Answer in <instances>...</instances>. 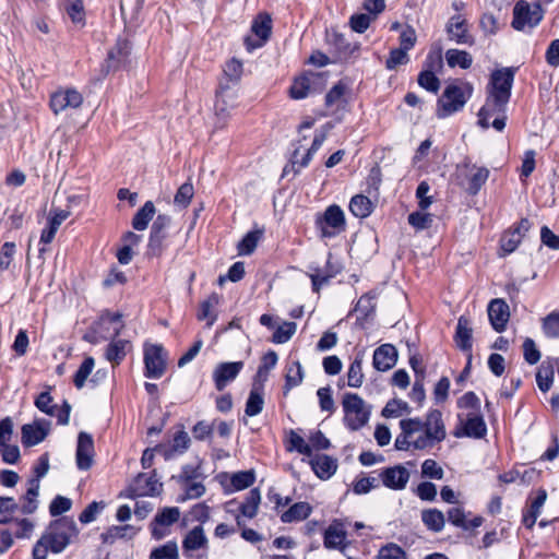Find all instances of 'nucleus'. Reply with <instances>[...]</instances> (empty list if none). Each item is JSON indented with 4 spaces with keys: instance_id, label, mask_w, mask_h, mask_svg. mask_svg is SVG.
<instances>
[{
    "instance_id": "nucleus-41",
    "label": "nucleus",
    "mask_w": 559,
    "mask_h": 559,
    "mask_svg": "<svg viewBox=\"0 0 559 559\" xmlns=\"http://www.w3.org/2000/svg\"><path fill=\"white\" fill-rule=\"evenodd\" d=\"M364 379L365 376L362 372V355L358 354L349 365L347 371V385L350 388H360Z\"/></svg>"
},
{
    "instance_id": "nucleus-20",
    "label": "nucleus",
    "mask_w": 559,
    "mask_h": 559,
    "mask_svg": "<svg viewBox=\"0 0 559 559\" xmlns=\"http://www.w3.org/2000/svg\"><path fill=\"white\" fill-rule=\"evenodd\" d=\"M180 518V510L177 507H166L159 510L151 524L152 536L159 540L165 537L166 531L162 526H169Z\"/></svg>"
},
{
    "instance_id": "nucleus-1",
    "label": "nucleus",
    "mask_w": 559,
    "mask_h": 559,
    "mask_svg": "<svg viewBox=\"0 0 559 559\" xmlns=\"http://www.w3.org/2000/svg\"><path fill=\"white\" fill-rule=\"evenodd\" d=\"M402 432L396 437L394 447L399 451L432 449L447 438L445 425L442 413L431 409L425 420L420 418H407L400 421Z\"/></svg>"
},
{
    "instance_id": "nucleus-45",
    "label": "nucleus",
    "mask_w": 559,
    "mask_h": 559,
    "mask_svg": "<svg viewBox=\"0 0 559 559\" xmlns=\"http://www.w3.org/2000/svg\"><path fill=\"white\" fill-rule=\"evenodd\" d=\"M403 413H411L408 404L402 400L393 399L390 400L383 407L381 415L385 418L399 417Z\"/></svg>"
},
{
    "instance_id": "nucleus-25",
    "label": "nucleus",
    "mask_w": 559,
    "mask_h": 559,
    "mask_svg": "<svg viewBox=\"0 0 559 559\" xmlns=\"http://www.w3.org/2000/svg\"><path fill=\"white\" fill-rule=\"evenodd\" d=\"M272 29V20L267 14H259L253 21L251 31L259 37L257 43H252L248 37L246 38V45L248 50L261 47L269 39Z\"/></svg>"
},
{
    "instance_id": "nucleus-31",
    "label": "nucleus",
    "mask_w": 559,
    "mask_h": 559,
    "mask_svg": "<svg viewBox=\"0 0 559 559\" xmlns=\"http://www.w3.org/2000/svg\"><path fill=\"white\" fill-rule=\"evenodd\" d=\"M312 512V507L308 502H297L282 513L281 521L283 523H293L306 520Z\"/></svg>"
},
{
    "instance_id": "nucleus-28",
    "label": "nucleus",
    "mask_w": 559,
    "mask_h": 559,
    "mask_svg": "<svg viewBox=\"0 0 559 559\" xmlns=\"http://www.w3.org/2000/svg\"><path fill=\"white\" fill-rule=\"evenodd\" d=\"M462 167L471 173L469 177L467 178L466 191L472 195L477 194L480 188L487 181L489 177V170L486 167H477L476 165H471L468 160H465Z\"/></svg>"
},
{
    "instance_id": "nucleus-49",
    "label": "nucleus",
    "mask_w": 559,
    "mask_h": 559,
    "mask_svg": "<svg viewBox=\"0 0 559 559\" xmlns=\"http://www.w3.org/2000/svg\"><path fill=\"white\" fill-rule=\"evenodd\" d=\"M255 475L253 471H241L233 474L230 484L235 490H242L253 485Z\"/></svg>"
},
{
    "instance_id": "nucleus-3",
    "label": "nucleus",
    "mask_w": 559,
    "mask_h": 559,
    "mask_svg": "<svg viewBox=\"0 0 559 559\" xmlns=\"http://www.w3.org/2000/svg\"><path fill=\"white\" fill-rule=\"evenodd\" d=\"M122 314L119 312L104 311L97 322L96 332L104 340L111 337L112 341L106 348V359L112 364V366L119 365L127 356L128 350L131 348L129 341L117 338L123 329L121 321Z\"/></svg>"
},
{
    "instance_id": "nucleus-39",
    "label": "nucleus",
    "mask_w": 559,
    "mask_h": 559,
    "mask_svg": "<svg viewBox=\"0 0 559 559\" xmlns=\"http://www.w3.org/2000/svg\"><path fill=\"white\" fill-rule=\"evenodd\" d=\"M260 501H261V495H260L259 489L258 488L251 489L248 492L245 501L240 504V508H239L240 513L248 519L254 518L258 513Z\"/></svg>"
},
{
    "instance_id": "nucleus-27",
    "label": "nucleus",
    "mask_w": 559,
    "mask_h": 559,
    "mask_svg": "<svg viewBox=\"0 0 559 559\" xmlns=\"http://www.w3.org/2000/svg\"><path fill=\"white\" fill-rule=\"evenodd\" d=\"M472 337H473V329L471 320L465 317L461 316L457 320L455 334H454V342L462 352L472 353Z\"/></svg>"
},
{
    "instance_id": "nucleus-38",
    "label": "nucleus",
    "mask_w": 559,
    "mask_h": 559,
    "mask_svg": "<svg viewBox=\"0 0 559 559\" xmlns=\"http://www.w3.org/2000/svg\"><path fill=\"white\" fill-rule=\"evenodd\" d=\"M207 538L204 535L202 526L193 527L183 538L182 547L185 550H197L206 545Z\"/></svg>"
},
{
    "instance_id": "nucleus-15",
    "label": "nucleus",
    "mask_w": 559,
    "mask_h": 559,
    "mask_svg": "<svg viewBox=\"0 0 559 559\" xmlns=\"http://www.w3.org/2000/svg\"><path fill=\"white\" fill-rule=\"evenodd\" d=\"M83 103V96L74 88L53 93L50 97V108L58 115L67 109H76Z\"/></svg>"
},
{
    "instance_id": "nucleus-40",
    "label": "nucleus",
    "mask_w": 559,
    "mask_h": 559,
    "mask_svg": "<svg viewBox=\"0 0 559 559\" xmlns=\"http://www.w3.org/2000/svg\"><path fill=\"white\" fill-rule=\"evenodd\" d=\"M376 310V304L373 297L364 295L357 301L354 311L357 314V321L366 322L373 317Z\"/></svg>"
},
{
    "instance_id": "nucleus-53",
    "label": "nucleus",
    "mask_w": 559,
    "mask_h": 559,
    "mask_svg": "<svg viewBox=\"0 0 559 559\" xmlns=\"http://www.w3.org/2000/svg\"><path fill=\"white\" fill-rule=\"evenodd\" d=\"M94 359L92 357H86L79 369L76 370L73 383L78 389L83 388L87 377L91 374L93 368H94Z\"/></svg>"
},
{
    "instance_id": "nucleus-58",
    "label": "nucleus",
    "mask_w": 559,
    "mask_h": 559,
    "mask_svg": "<svg viewBox=\"0 0 559 559\" xmlns=\"http://www.w3.org/2000/svg\"><path fill=\"white\" fill-rule=\"evenodd\" d=\"M194 189L191 182L182 183L177 190L174 203L180 207H187L190 204V201L193 197Z\"/></svg>"
},
{
    "instance_id": "nucleus-8",
    "label": "nucleus",
    "mask_w": 559,
    "mask_h": 559,
    "mask_svg": "<svg viewBox=\"0 0 559 559\" xmlns=\"http://www.w3.org/2000/svg\"><path fill=\"white\" fill-rule=\"evenodd\" d=\"M516 68H501L492 71L486 94L497 96L510 102Z\"/></svg>"
},
{
    "instance_id": "nucleus-52",
    "label": "nucleus",
    "mask_w": 559,
    "mask_h": 559,
    "mask_svg": "<svg viewBox=\"0 0 559 559\" xmlns=\"http://www.w3.org/2000/svg\"><path fill=\"white\" fill-rule=\"evenodd\" d=\"M296 323L295 322H284V324L280 325L272 336V342L275 344H284L288 342L292 336L296 332Z\"/></svg>"
},
{
    "instance_id": "nucleus-2",
    "label": "nucleus",
    "mask_w": 559,
    "mask_h": 559,
    "mask_svg": "<svg viewBox=\"0 0 559 559\" xmlns=\"http://www.w3.org/2000/svg\"><path fill=\"white\" fill-rule=\"evenodd\" d=\"M79 535L75 521L61 516L52 521L33 548V559H46L47 551L62 552Z\"/></svg>"
},
{
    "instance_id": "nucleus-23",
    "label": "nucleus",
    "mask_w": 559,
    "mask_h": 559,
    "mask_svg": "<svg viewBox=\"0 0 559 559\" xmlns=\"http://www.w3.org/2000/svg\"><path fill=\"white\" fill-rule=\"evenodd\" d=\"M155 476V472L151 476L144 473L139 474L131 487L132 497L159 495L163 485L158 483Z\"/></svg>"
},
{
    "instance_id": "nucleus-64",
    "label": "nucleus",
    "mask_w": 559,
    "mask_h": 559,
    "mask_svg": "<svg viewBox=\"0 0 559 559\" xmlns=\"http://www.w3.org/2000/svg\"><path fill=\"white\" fill-rule=\"evenodd\" d=\"M72 507L71 499L63 496H56L49 506V513L51 516H59L68 512Z\"/></svg>"
},
{
    "instance_id": "nucleus-63",
    "label": "nucleus",
    "mask_w": 559,
    "mask_h": 559,
    "mask_svg": "<svg viewBox=\"0 0 559 559\" xmlns=\"http://www.w3.org/2000/svg\"><path fill=\"white\" fill-rule=\"evenodd\" d=\"M53 399L50 395L49 392H41L36 399H35V406L43 413L55 416V412L57 411V405L52 404Z\"/></svg>"
},
{
    "instance_id": "nucleus-12",
    "label": "nucleus",
    "mask_w": 559,
    "mask_h": 559,
    "mask_svg": "<svg viewBox=\"0 0 559 559\" xmlns=\"http://www.w3.org/2000/svg\"><path fill=\"white\" fill-rule=\"evenodd\" d=\"M171 217L166 214H158L151 227L147 253L154 257H159L165 248V240L168 237V227L170 226Z\"/></svg>"
},
{
    "instance_id": "nucleus-13",
    "label": "nucleus",
    "mask_w": 559,
    "mask_h": 559,
    "mask_svg": "<svg viewBox=\"0 0 559 559\" xmlns=\"http://www.w3.org/2000/svg\"><path fill=\"white\" fill-rule=\"evenodd\" d=\"M130 53L131 43L127 38L119 37L116 45L108 51L107 59L102 64V74L106 76L111 71L124 67L129 61Z\"/></svg>"
},
{
    "instance_id": "nucleus-5",
    "label": "nucleus",
    "mask_w": 559,
    "mask_h": 559,
    "mask_svg": "<svg viewBox=\"0 0 559 559\" xmlns=\"http://www.w3.org/2000/svg\"><path fill=\"white\" fill-rule=\"evenodd\" d=\"M508 103L507 99L486 94L485 104L478 112V124L483 129L491 126L497 131H502L506 128Z\"/></svg>"
},
{
    "instance_id": "nucleus-60",
    "label": "nucleus",
    "mask_w": 559,
    "mask_h": 559,
    "mask_svg": "<svg viewBox=\"0 0 559 559\" xmlns=\"http://www.w3.org/2000/svg\"><path fill=\"white\" fill-rule=\"evenodd\" d=\"M310 90V81L307 76L297 78L289 88V95L294 99L305 98Z\"/></svg>"
},
{
    "instance_id": "nucleus-51",
    "label": "nucleus",
    "mask_w": 559,
    "mask_h": 559,
    "mask_svg": "<svg viewBox=\"0 0 559 559\" xmlns=\"http://www.w3.org/2000/svg\"><path fill=\"white\" fill-rule=\"evenodd\" d=\"M296 450L300 454L311 456L312 448L305 441V439L299 436L296 431H289V445L287 447V451Z\"/></svg>"
},
{
    "instance_id": "nucleus-43",
    "label": "nucleus",
    "mask_w": 559,
    "mask_h": 559,
    "mask_svg": "<svg viewBox=\"0 0 559 559\" xmlns=\"http://www.w3.org/2000/svg\"><path fill=\"white\" fill-rule=\"evenodd\" d=\"M66 11L74 24L85 25V11L82 0H66Z\"/></svg>"
},
{
    "instance_id": "nucleus-21",
    "label": "nucleus",
    "mask_w": 559,
    "mask_h": 559,
    "mask_svg": "<svg viewBox=\"0 0 559 559\" xmlns=\"http://www.w3.org/2000/svg\"><path fill=\"white\" fill-rule=\"evenodd\" d=\"M409 472L403 465L386 467L380 473L382 484L392 490H403L408 480Z\"/></svg>"
},
{
    "instance_id": "nucleus-56",
    "label": "nucleus",
    "mask_w": 559,
    "mask_h": 559,
    "mask_svg": "<svg viewBox=\"0 0 559 559\" xmlns=\"http://www.w3.org/2000/svg\"><path fill=\"white\" fill-rule=\"evenodd\" d=\"M522 237L514 230L503 234L500 240V249L503 252L501 255L512 253L521 243Z\"/></svg>"
},
{
    "instance_id": "nucleus-37",
    "label": "nucleus",
    "mask_w": 559,
    "mask_h": 559,
    "mask_svg": "<svg viewBox=\"0 0 559 559\" xmlns=\"http://www.w3.org/2000/svg\"><path fill=\"white\" fill-rule=\"evenodd\" d=\"M263 236L262 229H254L245 235V237L238 242L237 250L239 255H249L251 254L260 239Z\"/></svg>"
},
{
    "instance_id": "nucleus-6",
    "label": "nucleus",
    "mask_w": 559,
    "mask_h": 559,
    "mask_svg": "<svg viewBox=\"0 0 559 559\" xmlns=\"http://www.w3.org/2000/svg\"><path fill=\"white\" fill-rule=\"evenodd\" d=\"M342 405L345 425L350 430H358L368 423L371 408L358 394H344Z\"/></svg>"
},
{
    "instance_id": "nucleus-7",
    "label": "nucleus",
    "mask_w": 559,
    "mask_h": 559,
    "mask_svg": "<svg viewBox=\"0 0 559 559\" xmlns=\"http://www.w3.org/2000/svg\"><path fill=\"white\" fill-rule=\"evenodd\" d=\"M543 9L540 4H530L526 1H518L513 9L512 26L516 31L533 28L539 24L543 19Z\"/></svg>"
},
{
    "instance_id": "nucleus-42",
    "label": "nucleus",
    "mask_w": 559,
    "mask_h": 559,
    "mask_svg": "<svg viewBox=\"0 0 559 559\" xmlns=\"http://www.w3.org/2000/svg\"><path fill=\"white\" fill-rule=\"evenodd\" d=\"M445 59L450 68L460 67L468 69L473 63L472 56L465 50L449 49L445 52Z\"/></svg>"
},
{
    "instance_id": "nucleus-33",
    "label": "nucleus",
    "mask_w": 559,
    "mask_h": 559,
    "mask_svg": "<svg viewBox=\"0 0 559 559\" xmlns=\"http://www.w3.org/2000/svg\"><path fill=\"white\" fill-rule=\"evenodd\" d=\"M155 205L152 201H146L144 205L134 214L132 218V227L135 230H144L155 215Z\"/></svg>"
},
{
    "instance_id": "nucleus-35",
    "label": "nucleus",
    "mask_w": 559,
    "mask_h": 559,
    "mask_svg": "<svg viewBox=\"0 0 559 559\" xmlns=\"http://www.w3.org/2000/svg\"><path fill=\"white\" fill-rule=\"evenodd\" d=\"M304 380V370L298 360L290 362L286 368L284 394L298 386Z\"/></svg>"
},
{
    "instance_id": "nucleus-44",
    "label": "nucleus",
    "mask_w": 559,
    "mask_h": 559,
    "mask_svg": "<svg viewBox=\"0 0 559 559\" xmlns=\"http://www.w3.org/2000/svg\"><path fill=\"white\" fill-rule=\"evenodd\" d=\"M263 405H264V400H263L262 393L259 392L258 389L253 388L249 393V397L246 403L245 413L249 417L257 416L262 412Z\"/></svg>"
},
{
    "instance_id": "nucleus-59",
    "label": "nucleus",
    "mask_w": 559,
    "mask_h": 559,
    "mask_svg": "<svg viewBox=\"0 0 559 559\" xmlns=\"http://www.w3.org/2000/svg\"><path fill=\"white\" fill-rule=\"evenodd\" d=\"M409 61L407 51L402 48H394L390 51L385 61L388 70H395L399 66L406 64Z\"/></svg>"
},
{
    "instance_id": "nucleus-47",
    "label": "nucleus",
    "mask_w": 559,
    "mask_h": 559,
    "mask_svg": "<svg viewBox=\"0 0 559 559\" xmlns=\"http://www.w3.org/2000/svg\"><path fill=\"white\" fill-rule=\"evenodd\" d=\"M190 445V437L188 432L185 430H179L175 433L173 438V445L170 451H165L164 456L165 459H169L171 455V452H178L183 453L189 449Z\"/></svg>"
},
{
    "instance_id": "nucleus-61",
    "label": "nucleus",
    "mask_w": 559,
    "mask_h": 559,
    "mask_svg": "<svg viewBox=\"0 0 559 559\" xmlns=\"http://www.w3.org/2000/svg\"><path fill=\"white\" fill-rule=\"evenodd\" d=\"M378 559H406V552L394 543L382 546L378 552Z\"/></svg>"
},
{
    "instance_id": "nucleus-18",
    "label": "nucleus",
    "mask_w": 559,
    "mask_h": 559,
    "mask_svg": "<svg viewBox=\"0 0 559 559\" xmlns=\"http://www.w3.org/2000/svg\"><path fill=\"white\" fill-rule=\"evenodd\" d=\"M94 456V441L90 433L81 431L78 436L76 444V466L81 471H87L92 467Z\"/></svg>"
},
{
    "instance_id": "nucleus-55",
    "label": "nucleus",
    "mask_w": 559,
    "mask_h": 559,
    "mask_svg": "<svg viewBox=\"0 0 559 559\" xmlns=\"http://www.w3.org/2000/svg\"><path fill=\"white\" fill-rule=\"evenodd\" d=\"M543 331L547 337H559V312L552 311L543 319Z\"/></svg>"
},
{
    "instance_id": "nucleus-16",
    "label": "nucleus",
    "mask_w": 559,
    "mask_h": 559,
    "mask_svg": "<svg viewBox=\"0 0 559 559\" xmlns=\"http://www.w3.org/2000/svg\"><path fill=\"white\" fill-rule=\"evenodd\" d=\"M230 85L224 82L219 83L216 91L215 115L217 117V124L223 127L229 116V109L235 106V95L229 93Z\"/></svg>"
},
{
    "instance_id": "nucleus-46",
    "label": "nucleus",
    "mask_w": 559,
    "mask_h": 559,
    "mask_svg": "<svg viewBox=\"0 0 559 559\" xmlns=\"http://www.w3.org/2000/svg\"><path fill=\"white\" fill-rule=\"evenodd\" d=\"M554 367L548 365H542L536 372V382L538 389L543 392L550 390L554 381Z\"/></svg>"
},
{
    "instance_id": "nucleus-32",
    "label": "nucleus",
    "mask_w": 559,
    "mask_h": 559,
    "mask_svg": "<svg viewBox=\"0 0 559 559\" xmlns=\"http://www.w3.org/2000/svg\"><path fill=\"white\" fill-rule=\"evenodd\" d=\"M219 302V296L213 293L207 299L203 300L200 305L197 318L200 321L207 320L206 326L211 328L217 319V316L213 312V308Z\"/></svg>"
},
{
    "instance_id": "nucleus-34",
    "label": "nucleus",
    "mask_w": 559,
    "mask_h": 559,
    "mask_svg": "<svg viewBox=\"0 0 559 559\" xmlns=\"http://www.w3.org/2000/svg\"><path fill=\"white\" fill-rule=\"evenodd\" d=\"M425 526L435 533L441 532L445 524L444 514L438 509H426L421 512Z\"/></svg>"
},
{
    "instance_id": "nucleus-14",
    "label": "nucleus",
    "mask_w": 559,
    "mask_h": 559,
    "mask_svg": "<svg viewBox=\"0 0 559 559\" xmlns=\"http://www.w3.org/2000/svg\"><path fill=\"white\" fill-rule=\"evenodd\" d=\"M51 423L47 419H35L21 428V441L25 448L34 447L49 435Z\"/></svg>"
},
{
    "instance_id": "nucleus-19",
    "label": "nucleus",
    "mask_w": 559,
    "mask_h": 559,
    "mask_svg": "<svg viewBox=\"0 0 559 559\" xmlns=\"http://www.w3.org/2000/svg\"><path fill=\"white\" fill-rule=\"evenodd\" d=\"M243 368L242 361L221 362L213 371V380L217 391H223L228 382L235 380Z\"/></svg>"
},
{
    "instance_id": "nucleus-54",
    "label": "nucleus",
    "mask_w": 559,
    "mask_h": 559,
    "mask_svg": "<svg viewBox=\"0 0 559 559\" xmlns=\"http://www.w3.org/2000/svg\"><path fill=\"white\" fill-rule=\"evenodd\" d=\"M150 559H178V546L176 542H168L155 548L151 552Z\"/></svg>"
},
{
    "instance_id": "nucleus-30",
    "label": "nucleus",
    "mask_w": 559,
    "mask_h": 559,
    "mask_svg": "<svg viewBox=\"0 0 559 559\" xmlns=\"http://www.w3.org/2000/svg\"><path fill=\"white\" fill-rule=\"evenodd\" d=\"M39 485L37 479H28L27 480V490L25 495L21 498L22 506L21 512L23 514H32L37 510L38 507V496H39Z\"/></svg>"
},
{
    "instance_id": "nucleus-48",
    "label": "nucleus",
    "mask_w": 559,
    "mask_h": 559,
    "mask_svg": "<svg viewBox=\"0 0 559 559\" xmlns=\"http://www.w3.org/2000/svg\"><path fill=\"white\" fill-rule=\"evenodd\" d=\"M242 62L236 58L230 59L224 67V76L231 84H237L242 75Z\"/></svg>"
},
{
    "instance_id": "nucleus-62",
    "label": "nucleus",
    "mask_w": 559,
    "mask_h": 559,
    "mask_svg": "<svg viewBox=\"0 0 559 559\" xmlns=\"http://www.w3.org/2000/svg\"><path fill=\"white\" fill-rule=\"evenodd\" d=\"M432 222V215L429 213L413 212L408 215V224L417 230L429 228Z\"/></svg>"
},
{
    "instance_id": "nucleus-29",
    "label": "nucleus",
    "mask_w": 559,
    "mask_h": 559,
    "mask_svg": "<svg viewBox=\"0 0 559 559\" xmlns=\"http://www.w3.org/2000/svg\"><path fill=\"white\" fill-rule=\"evenodd\" d=\"M314 474L321 479H329L337 469V460L326 454H317L310 460Z\"/></svg>"
},
{
    "instance_id": "nucleus-57",
    "label": "nucleus",
    "mask_w": 559,
    "mask_h": 559,
    "mask_svg": "<svg viewBox=\"0 0 559 559\" xmlns=\"http://www.w3.org/2000/svg\"><path fill=\"white\" fill-rule=\"evenodd\" d=\"M19 509V504L11 497H0V523L7 524L12 520V514Z\"/></svg>"
},
{
    "instance_id": "nucleus-50",
    "label": "nucleus",
    "mask_w": 559,
    "mask_h": 559,
    "mask_svg": "<svg viewBox=\"0 0 559 559\" xmlns=\"http://www.w3.org/2000/svg\"><path fill=\"white\" fill-rule=\"evenodd\" d=\"M418 84L431 93H438L440 88V80L431 70H424L419 73L417 79Z\"/></svg>"
},
{
    "instance_id": "nucleus-10",
    "label": "nucleus",
    "mask_w": 559,
    "mask_h": 559,
    "mask_svg": "<svg viewBox=\"0 0 559 559\" xmlns=\"http://www.w3.org/2000/svg\"><path fill=\"white\" fill-rule=\"evenodd\" d=\"M167 354L159 344L144 346V376L150 379H159L166 371Z\"/></svg>"
},
{
    "instance_id": "nucleus-24",
    "label": "nucleus",
    "mask_w": 559,
    "mask_h": 559,
    "mask_svg": "<svg viewBox=\"0 0 559 559\" xmlns=\"http://www.w3.org/2000/svg\"><path fill=\"white\" fill-rule=\"evenodd\" d=\"M397 360V350L392 344H383L376 348L372 357V365L378 371L392 369Z\"/></svg>"
},
{
    "instance_id": "nucleus-17",
    "label": "nucleus",
    "mask_w": 559,
    "mask_h": 559,
    "mask_svg": "<svg viewBox=\"0 0 559 559\" xmlns=\"http://www.w3.org/2000/svg\"><path fill=\"white\" fill-rule=\"evenodd\" d=\"M347 545V532L343 523L338 520H334L324 531L323 546L326 549H337L344 552Z\"/></svg>"
},
{
    "instance_id": "nucleus-22",
    "label": "nucleus",
    "mask_w": 559,
    "mask_h": 559,
    "mask_svg": "<svg viewBox=\"0 0 559 559\" xmlns=\"http://www.w3.org/2000/svg\"><path fill=\"white\" fill-rule=\"evenodd\" d=\"M488 317L495 331L506 330L510 318L509 305L503 299H493L488 305Z\"/></svg>"
},
{
    "instance_id": "nucleus-11",
    "label": "nucleus",
    "mask_w": 559,
    "mask_h": 559,
    "mask_svg": "<svg viewBox=\"0 0 559 559\" xmlns=\"http://www.w3.org/2000/svg\"><path fill=\"white\" fill-rule=\"evenodd\" d=\"M459 425L453 431L455 438L481 439L487 435V425L484 417L478 413H468L465 418L457 415Z\"/></svg>"
},
{
    "instance_id": "nucleus-26",
    "label": "nucleus",
    "mask_w": 559,
    "mask_h": 559,
    "mask_svg": "<svg viewBox=\"0 0 559 559\" xmlns=\"http://www.w3.org/2000/svg\"><path fill=\"white\" fill-rule=\"evenodd\" d=\"M447 33L451 40L463 45H473L474 39L468 33L467 22L461 15H454L447 24Z\"/></svg>"
},
{
    "instance_id": "nucleus-4",
    "label": "nucleus",
    "mask_w": 559,
    "mask_h": 559,
    "mask_svg": "<svg viewBox=\"0 0 559 559\" xmlns=\"http://www.w3.org/2000/svg\"><path fill=\"white\" fill-rule=\"evenodd\" d=\"M471 94L472 86L469 84H449L437 102V117L444 119L462 110Z\"/></svg>"
},
{
    "instance_id": "nucleus-36",
    "label": "nucleus",
    "mask_w": 559,
    "mask_h": 559,
    "mask_svg": "<svg viewBox=\"0 0 559 559\" xmlns=\"http://www.w3.org/2000/svg\"><path fill=\"white\" fill-rule=\"evenodd\" d=\"M349 210L354 216L365 218L371 214L372 203L368 197L356 194L349 202Z\"/></svg>"
},
{
    "instance_id": "nucleus-9",
    "label": "nucleus",
    "mask_w": 559,
    "mask_h": 559,
    "mask_svg": "<svg viewBox=\"0 0 559 559\" xmlns=\"http://www.w3.org/2000/svg\"><path fill=\"white\" fill-rule=\"evenodd\" d=\"M317 228L323 238H331L345 228V216L338 205H330L322 216L316 219Z\"/></svg>"
}]
</instances>
